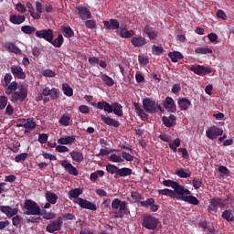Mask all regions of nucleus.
Returning <instances> with one entry per match:
<instances>
[{
    "label": "nucleus",
    "mask_w": 234,
    "mask_h": 234,
    "mask_svg": "<svg viewBox=\"0 0 234 234\" xmlns=\"http://www.w3.org/2000/svg\"><path fill=\"white\" fill-rule=\"evenodd\" d=\"M217 17H218V19H223V21H228V15H226V12H224V10H218L216 13Z\"/></svg>",
    "instance_id": "obj_56"
},
{
    "label": "nucleus",
    "mask_w": 234,
    "mask_h": 234,
    "mask_svg": "<svg viewBox=\"0 0 234 234\" xmlns=\"http://www.w3.org/2000/svg\"><path fill=\"white\" fill-rule=\"evenodd\" d=\"M162 122L165 124V127L171 129V127H175V125H176V116L173 114H170L168 117L163 116Z\"/></svg>",
    "instance_id": "obj_15"
},
{
    "label": "nucleus",
    "mask_w": 234,
    "mask_h": 234,
    "mask_svg": "<svg viewBox=\"0 0 234 234\" xmlns=\"http://www.w3.org/2000/svg\"><path fill=\"white\" fill-rule=\"evenodd\" d=\"M111 153H114V150L112 149H103L101 148L100 150V153L97 154V156H109V154H111Z\"/></svg>",
    "instance_id": "obj_54"
},
{
    "label": "nucleus",
    "mask_w": 234,
    "mask_h": 234,
    "mask_svg": "<svg viewBox=\"0 0 234 234\" xmlns=\"http://www.w3.org/2000/svg\"><path fill=\"white\" fill-rule=\"evenodd\" d=\"M221 218L227 222H234V211L231 209H226L222 212Z\"/></svg>",
    "instance_id": "obj_31"
},
{
    "label": "nucleus",
    "mask_w": 234,
    "mask_h": 234,
    "mask_svg": "<svg viewBox=\"0 0 234 234\" xmlns=\"http://www.w3.org/2000/svg\"><path fill=\"white\" fill-rule=\"evenodd\" d=\"M17 127H24V129H28L29 131H32L36 129V127H37V123L34 122V118H28L27 120V122H25L24 124H17Z\"/></svg>",
    "instance_id": "obj_27"
},
{
    "label": "nucleus",
    "mask_w": 234,
    "mask_h": 234,
    "mask_svg": "<svg viewBox=\"0 0 234 234\" xmlns=\"http://www.w3.org/2000/svg\"><path fill=\"white\" fill-rule=\"evenodd\" d=\"M1 213H4V215H6L8 218L16 217L17 215V208H12L10 206H2L0 207Z\"/></svg>",
    "instance_id": "obj_16"
},
{
    "label": "nucleus",
    "mask_w": 234,
    "mask_h": 234,
    "mask_svg": "<svg viewBox=\"0 0 234 234\" xmlns=\"http://www.w3.org/2000/svg\"><path fill=\"white\" fill-rule=\"evenodd\" d=\"M37 142H39V144H47V142H48V134H47V133H40L38 135Z\"/></svg>",
    "instance_id": "obj_57"
},
{
    "label": "nucleus",
    "mask_w": 234,
    "mask_h": 234,
    "mask_svg": "<svg viewBox=\"0 0 234 234\" xmlns=\"http://www.w3.org/2000/svg\"><path fill=\"white\" fill-rule=\"evenodd\" d=\"M25 16L23 15H11L9 21L10 23H12L13 25H21L22 23H25Z\"/></svg>",
    "instance_id": "obj_30"
},
{
    "label": "nucleus",
    "mask_w": 234,
    "mask_h": 234,
    "mask_svg": "<svg viewBox=\"0 0 234 234\" xmlns=\"http://www.w3.org/2000/svg\"><path fill=\"white\" fill-rule=\"evenodd\" d=\"M192 184L195 189H200L202 187V180L198 177H194Z\"/></svg>",
    "instance_id": "obj_53"
},
{
    "label": "nucleus",
    "mask_w": 234,
    "mask_h": 234,
    "mask_svg": "<svg viewBox=\"0 0 234 234\" xmlns=\"http://www.w3.org/2000/svg\"><path fill=\"white\" fill-rule=\"evenodd\" d=\"M58 89L56 88L51 89V91L49 93V97L51 98V100H58Z\"/></svg>",
    "instance_id": "obj_64"
},
{
    "label": "nucleus",
    "mask_w": 234,
    "mask_h": 234,
    "mask_svg": "<svg viewBox=\"0 0 234 234\" xmlns=\"http://www.w3.org/2000/svg\"><path fill=\"white\" fill-rule=\"evenodd\" d=\"M62 90H63L65 96L70 97L74 94V90H72V88H70V86L69 84H63Z\"/></svg>",
    "instance_id": "obj_44"
},
{
    "label": "nucleus",
    "mask_w": 234,
    "mask_h": 234,
    "mask_svg": "<svg viewBox=\"0 0 234 234\" xmlns=\"http://www.w3.org/2000/svg\"><path fill=\"white\" fill-rule=\"evenodd\" d=\"M131 43L133 47H144V45H147V40L145 37L139 36L133 37L131 40Z\"/></svg>",
    "instance_id": "obj_23"
},
{
    "label": "nucleus",
    "mask_w": 234,
    "mask_h": 234,
    "mask_svg": "<svg viewBox=\"0 0 234 234\" xmlns=\"http://www.w3.org/2000/svg\"><path fill=\"white\" fill-rule=\"evenodd\" d=\"M117 34H119L120 37H123L124 39H127L134 36V31L127 30V26H122L121 27H119Z\"/></svg>",
    "instance_id": "obj_17"
},
{
    "label": "nucleus",
    "mask_w": 234,
    "mask_h": 234,
    "mask_svg": "<svg viewBox=\"0 0 234 234\" xmlns=\"http://www.w3.org/2000/svg\"><path fill=\"white\" fill-rule=\"evenodd\" d=\"M122 158L126 160V162H133V160H134V157L127 152H122Z\"/></svg>",
    "instance_id": "obj_63"
},
{
    "label": "nucleus",
    "mask_w": 234,
    "mask_h": 234,
    "mask_svg": "<svg viewBox=\"0 0 234 234\" xmlns=\"http://www.w3.org/2000/svg\"><path fill=\"white\" fill-rule=\"evenodd\" d=\"M158 218L155 217H153L151 215L144 216L143 218V228H145V229H150L152 231H154L156 228H158Z\"/></svg>",
    "instance_id": "obj_4"
},
{
    "label": "nucleus",
    "mask_w": 234,
    "mask_h": 234,
    "mask_svg": "<svg viewBox=\"0 0 234 234\" xmlns=\"http://www.w3.org/2000/svg\"><path fill=\"white\" fill-rule=\"evenodd\" d=\"M168 57L170 59H184V55H182V53L179 51L170 52L168 53Z\"/></svg>",
    "instance_id": "obj_46"
},
{
    "label": "nucleus",
    "mask_w": 234,
    "mask_h": 234,
    "mask_svg": "<svg viewBox=\"0 0 234 234\" xmlns=\"http://www.w3.org/2000/svg\"><path fill=\"white\" fill-rule=\"evenodd\" d=\"M143 109L145 111V112L153 114V112H156V101L151 99L143 100Z\"/></svg>",
    "instance_id": "obj_10"
},
{
    "label": "nucleus",
    "mask_w": 234,
    "mask_h": 234,
    "mask_svg": "<svg viewBox=\"0 0 234 234\" xmlns=\"http://www.w3.org/2000/svg\"><path fill=\"white\" fill-rule=\"evenodd\" d=\"M56 151L57 153H69V149L65 145H57Z\"/></svg>",
    "instance_id": "obj_60"
},
{
    "label": "nucleus",
    "mask_w": 234,
    "mask_h": 234,
    "mask_svg": "<svg viewBox=\"0 0 234 234\" xmlns=\"http://www.w3.org/2000/svg\"><path fill=\"white\" fill-rule=\"evenodd\" d=\"M103 25L106 30H119L120 22L114 18H111L108 21H103Z\"/></svg>",
    "instance_id": "obj_13"
},
{
    "label": "nucleus",
    "mask_w": 234,
    "mask_h": 234,
    "mask_svg": "<svg viewBox=\"0 0 234 234\" xmlns=\"http://www.w3.org/2000/svg\"><path fill=\"white\" fill-rule=\"evenodd\" d=\"M158 194L159 195H164L165 197H169L170 198H178V196H176L175 191H173L169 188L159 189Z\"/></svg>",
    "instance_id": "obj_33"
},
{
    "label": "nucleus",
    "mask_w": 234,
    "mask_h": 234,
    "mask_svg": "<svg viewBox=\"0 0 234 234\" xmlns=\"http://www.w3.org/2000/svg\"><path fill=\"white\" fill-rule=\"evenodd\" d=\"M73 162H77L78 164L83 162V153L78 151H72L69 153Z\"/></svg>",
    "instance_id": "obj_34"
},
{
    "label": "nucleus",
    "mask_w": 234,
    "mask_h": 234,
    "mask_svg": "<svg viewBox=\"0 0 234 234\" xmlns=\"http://www.w3.org/2000/svg\"><path fill=\"white\" fill-rule=\"evenodd\" d=\"M101 80L105 85H108V87H112V85H114V80H112V78L109 77L108 75H102Z\"/></svg>",
    "instance_id": "obj_48"
},
{
    "label": "nucleus",
    "mask_w": 234,
    "mask_h": 234,
    "mask_svg": "<svg viewBox=\"0 0 234 234\" xmlns=\"http://www.w3.org/2000/svg\"><path fill=\"white\" fill-rule=\"evenodd\" d=\"M73 202L74 204H78L82 209H89L90 211H97L98 209L96 204L81 197L74 199Z\"/></svg>",
    "instance_id": "obj_5"
},
{
    "label": "nucleus",
    "mask_w": 234,
    "mask_h": 234,
    "mask_svg": "<svg viewBox=\"0 0 234 234\" xmlns=\"http://www.w3.org/2000/svg\"><path fill=\"white\" fill-rule=\"evenodd\" d=\"M24 215H41V208L37 206V203L32 199H27L24 203Z\"/></svg>",
    "instance_id": "obj_2"
},
{
    "label": "nucleus",
    "mask_w": 234,
    "mask_h": 234,
    "mask_svg": "<svg viewBox=\"0 0 234 234\" xmlns=\"http://www.w3.org/2000/svg\"><path fill=\"white\" fill-rule=\"evenodd\" d=\"M43 76L46 78H54L56 77V71H53L52 69H46L43 71Z\"/></svg>",
    "instance_id": "obj_59"
},
{
    "label": "nucleus",
    "mask_w": 234,
    "mask_h": 234,
    "mask_svg": "<svg viewBox=\"0 0 234 234\" xmlns=\"http://www.w3.org/2000/svg\"><path fill=\"white\" fill-rule=\"evenodd\" d=\"M58 123L63 127H69L70 125V117L68 114H64L60 117Z\"/></svg>",
    "instance_id": "obj_41"
},
{
    "label": "nucleus",
    "mask_w": 234,
    "mask_h": 234,
    "mask_svg": "<svg viewBox=\"0 0 234 234\" xmlns=\"http://www.w3.org/2000/svg\"><path fill=\"white\" fill-rule=\"evenodd\" d=\"M27 156H28V154H27V153L19 154L16 155L15 162H16L17 164H19V162H25L27 160Z\"/></svg>",
    "instance_id": "obj_52"
},
{
    "label": "nucleus",
    "mask_w": 234,
    "mask_h": 234,
    "mask_svg": "<svg viewBox=\"0 0 234 234\" xmlns=\"http://www.w3.org/2000/svg\"><path fill=\"white\" fill-rule=\"evenodd\" d=\"M152 51H153V54L159 56V54H162V52H164V48H162V46H153Z\"/></svg>",
    "instance_id": "obj_58"
},
{
    "label": "nucleus",
    "mask_w": 234,
    "mask_h": 234,
    "mask_svg": "<svg viewBox=\"0 0 234 234\" xmlns=\"http://www.w3.org/2000/svg\"><path fill=\"white\" fill-rule=\"evenodd\" d=\"M97 109H100L101 111H105V112H112V104L111 105L107 101H99L97 102Z\"/></svg>",
    "instance_id": "obj_28"
},
{
    "label": "nucleus",
    "mask_w": 234,
    "mask_h": 234,
    "mask_svg": "<svg viewBox=\"0 0 234 234\" xmlns=\"http://www.w3.org/2000/svg\"><path fill=\"white\" fill-rule=\"evenodd\" d=\"M27 96H28V90L25 88V86H20L18 88V91H15L12 94L11 101H13V103H17V101H20L21 103H23V101L27 100Z\"/></svg>",
    "instance_id": "obj_3"
},
{
    "label": "nucleus",
    "mask_w": 234,
    "mask_h": 234,
    "mask_svg": "<svg viewBox=\"0 0 234 234\" xmlns=\"http://www.w3.org/2000/svg\"><path fill=\"white\" fill-rule=\"evenodd\" d=\"M112 112H114L116 116H123V107H122L121 104L118 102H113Z\"/></svg>",
    "instance_id": "obj_38"
},
{
    "label": "nucleus",
    "mask_w": 234,
    "mask_h": 234,
    "mask_svg": "<svg viewBox=\"0 0 234 234\" xmlns=\"http://www.w3.org/2000/svg\"><path fill=\"white\" fill-rule=\"evenodd\" d=\"M108 160L110 162H114L115 164H119V163L123 162V158H122V156H120L116 154H112V155H110Z\"/></svg>",
    "instance_id": "obj_49"
},
{
    "label": "nucleus",
    "mask_w": 234,
    "mask_h": 234,
    "mask_svg": "<svg viewBox=\"0 0 234 234\" xmlns=\"http://www.w3.org/2000/svg\"><path fill=\"white\" fill-rule=\"evenodd\" d=\"M11 72L14 76H17L19 80H25V78H27V75H25V72H23V69L20 66H12Z\"/></svg>",
    "instance_id": "obj_24"
},
{
    "label": "nucleus",
    "mask_w": 234,
    "mask_h": 234,
    "mask_svg": "<svg viewBox=\"0 0 234 234\" xmlns=\"http://www.w3.org/2000/svg\"><path fill=\"white\" fill-rule=\"evenodd\" d=\"M40 215L43 216V218L45 220H52L53 218H56V214L52 212H47V210L43 209L40 210Z\"/></svg>",
    "instance_id": "obj_42"
},
{
    "label": "nucleus",
    "mask_w": 234,
    "mask_h": 234,
    "mask_svg": "<svg viewBox=\"0 0 234 234\" xmlns=\"http://www.w3.org/2000/svg\"><path fill=\"white\" fill-rule=\"evenodd\" d=\"M144 32L148 35L150 39H156V37H158V33L153 30V27L149 26L144 27Z\"/></svg>",
    "instance_id": "obj_39"
},
{
    "label": "nucleus",
    "mask_w": 234,
    "mask_h": 234,
    "mask_svg": "<svg viewBox=\"0 0 234 234\" xmlns=\"http://www.w3.org/2000/svg\"><path fill=\"white\" fill-rule=\"evenodd\" d=\"M176 176H179V178H189L191 176V170H189V168H177L176 170Z\"/></svg>",
    "instance_id": "obj_29"
},
{
    "label": "nucleus",
    "mask_w": 234,
    "mask_h": 234,
    "mask_svg": "<svg viewBox=\"0 0 234 234\" xmlns=\"http://www.w3.org/2000/svg\"><path fill=\"white\" fill-rule=\"evenodd\" d=\"M45 197H46L47 202H49V204L54 205L58 202V197L54 192L48 191L46 192Z\"/></svg>",
    "instance_id": "obj_32"
},
{
    "label": "nucleus",
    "mask_w": 234,
    "mask_h": 234,
    "mask_svg": "<svg viewBox=\"0 0 234 234\" xmlns=\"http://www.w3.org/2000/svg\"><path fill=\"white\" fill-rule=\"evenodd\" d=\"M177 105L180 111H187L191 107V101L186 98H182L177 101Z\"/></svg>",
    "instance_id": "obj_26"
},
{
    "label": "nucleus",
    "mask_w": 234,
    "mask_h": 234,
    "mask_svg": "<svg viewBox=\"0 0 234 234\" xmlns=\"http://www.w3.org/2000/svg\"><path fill=\"white\" fill-rule=\"evenodd\" d=\"M79 111L80 112H81L82 114H89V112H90V109L89 108V106L87 105H80L79 107Z\"/></svg>",
    "instance_id": "obj_62"
},
{
    "label": "nucleus",
    "mask_w": 234,
    "mask_h": 234,
    "mask_svg": "<svg viewBox=\"0 0 234 234\" xmlns=\"http://www.w3.org/2000/svg\"><path fill=\"white\" fill-rule=\"evenodd\" d=\"M63 35H58L57 38L52 39L51 42H49L50 44L53 45V47H55L56 48H61V45H63Z\"/></svg>",
    "instance_id": "obj_40"
},
{
    "label": "nucleus",
    "mask_w": 234,
    "mask_h": 234,
    "mask_svg": "<svg viewBox=\"0 0 234 234\" xmlns=\"http://www.w3.org/2000/svg\"><path fill=\"white\" fill-rule=\"evenodd\" d=\"M62 167H64L65 171L69 173V175H73V176H78V169L72 165V164L69 163L67 160H64L60 163Z\"/></svg>",
    "instance_id": "obj_14"
},
{
    "label": "nucleus",
    "mask_w": 234,
    "mask_h": 234,
    "mask_svg": "<svg viewBox=\"0 0 234 234\" xmlns=\"http://www.w3.org/2000/svg\"><path fill=\"white\" fill-rule=\"evenodd\" d=\"M62 32H64L66 37H72L74 31L70 27H62Z\"/></svg>",
    "instance_id": "obj_51"
},
{
    "label": "nucleus",
    "mask_w": 234,
    "mask_h": 234,
    "mask_svg": "<svg viewBox=\"0 0 234 234\" xmlns=\"http://www.w3.org/2000/svg\"><path fill=\"white\" fill-rule=\"evenodd\" d=\"M16 8L17 12H20L21 14H25V12H27V6L21 3L16 4Z\"/></svg>",
    "instance_id": "obj_61"
},
{
    "label": "nucleus",
    "mask_w": 234,
    "mask_h": 234,
    "mask_svg": "<svg viewBox=\"0 0 234 234\" xmlns=\"http://www.w3.org/2000/svg\"><path fill=\"white\" fill-rule=\"evenodd\" d=\"M222 134H224V130H222V128H218V126H215V125L210 126L206 131V136L209 140H217V137L222 136Z\"/></svg>",
    "instance_id": "obj_8"
},
{
    "label": "nucleus",
    "mask_w": 234,
    "mask_h": 234,
    "mask_svg": "<svg viewBox=\"0 0 234 234\" xmlns=\"http://www.w3.org/2000/svg\"><path fill=\"white\" fill-rule=\"evenodd\" d=\"M195 52L196 54H211L213 50L209 48H197Z\"/></svg>",
    "instance_id": "obj_50"
},
{
    "label": "nucleus",
    "mask_w": 234,
    "mask_h": 234,
    "mask_svg": "<svg viewBox=\"0 0 234 234\" xmlns=\"http://www.w3.org/2000/svg\"><path fill=\"white\" fill-rule=\"evenodd\" d=\"M119 169L120 168L118 166L114 165L109 164V165H106V171L108 173H110V175H117L118 176Z\"/></svg>",
    "instance_id": "obj_43"
},
{
    "label": "nucleus",
    "mask_w": 234,
    "mask_h": 234,
    "mask_svg": "<svg viewBox=\"0 0 234 234\" xmlns=\"http://www.w3.org/2000/svg\"><path fill=\"white\" fill-rule=\"evenodd\" d=\"M8 105V98L6 96H0V111H3Z\"/></svg>",
    "instance_id": "obj_55"
},
{
    "label": "nucleus",
    "mask_w": 234,
    "mask_h": 234,
    "mask_svg": "<svg viewBox=\"0 0 234 234\" xmlns=\"http://www.w3.org/2000/svg\"><path fill=\"white\" fill-rule=\"evenodd\" d=\"M4 46L7 50H9V52H12L13 54L20 55L22 52L21 48H19L14 42H5Z\"/></svg>",
    "instance_id": "obj_22"
},
{
    "label": "nucleus",
    "mask_w": 234,
    "mask_h": 234,
    "mask_svg": "<svg viewBox=\"0 0 234 234\" xmlns=\"http://www.w3.org/2000/svg\"><path fill=\"white\" fill-rule=\"evenodd\" d=\"M131 175H133V169L127 167L119 168L117 173V176H122L123 178H125V176H131Z\"/></svg>",
    "instance_id": "obj_37"
},
{
    "label": "nucleus",
    "mask_w": 234,
    "mask_h": 234,
    "mask_svg": "<svg viewBox=\"0 0 234 234\" xmlns=\"http://www.w3.org/2000/svg\"><path fill=\"white\" fill-rule=\"evenodd\" d=\"M112 209H120V213L115 215V218H123V215L129 213V210L127 209V201H122L118 198L112 200Z\"/></svg>",
    "instance_id": "obj_1"
},
{
    "label": "nucleus",
    "mask_w": 234,
    "mask_h": 234,
    "mask_svg": "<svg viewBox=\"0 0 234 234\" xmlns=\"http://www.w3.org/2000/svg\"><path fill=\"white\" fill-rule=\"evenodd\" d=\"M163 106L165 109H168L170 112H176V104L175 103V100L171 97H166Z\"/></svg>",
    "instance_id": "obj_19"
},
{
    "label": "nucleus",
    "mask_w": 234,
    "mask_h": 234,
    "mask_svg": "<svg viewBox=\"0 0 234 234\" xmlns=\"http://www.w3.org/2000/svg\"><path fill=\"white\" fill-rule=\"evenodd\" d=\"M218 207H220V209L224 208V203L222 202V198L213 197L212 199H210L207 207L208 213H217L218 211Z\"/></svg>",
    "instance_id": "obj_7"
},
{
    "label": "nucleus",
    "mask_w": 234,
    "mask_h": 234,
    "mask_svg": "<svg viewBox=\"0 0 234 234\" xmlns=\"http://www.w3.org/2000/svg\"><path fill=\"white\" fill-rule=\"evenodd\" d=\"M78 10L81 19H90V11L87 7H79Z\"/></svg>",
    "instance_id": "obj_36"
},
{
    "label": "nucleus",
    "mask_w": 234,
    "mask_h": 234,
    "mask_svg": "<svg viewBox=\"0 0 234 234\" xmlns=\"http://www.w3.org/2000/svg\"><path fill=\"white\" fill-rule=\"evenodd\" d=\"M173 189L174 193H176V195H179V197H186L185 195H191V191L184 187V186L178 184V182H176V185L173 186Z\"/></svg>",
    "instance_id": "obj_12"
},
{
    "label": "nucleus",
    "mask_w": 234,
    "mask_h": 234,
    "mask_svg": "<svg viewBox=\"0 0 234 234\" xmlns=\"http://www.w3.org/2000/svg\"><path fill=\"white\" fill-rule=\"evenodd\" d=\"M155 202L154 198L150 197L147 198L145 201H140V206H142V207H151L152 205H154Z\"/></svg>",
    "instance_id": "obj_45"
},
{
    "label": "nucleus",
    "mask_w": 234,
    "mask_h": 234,
    "mask_svg": "<svg viewBox=\"0 0 234 234\" xmlns=\"http://www.w3.org/2000/svg\"><path fill=\"white\" fill-rule=\"evenodd\" d=\"M57 142L59 145H72L76 142V137L74 135L63 136Z\"/></svg>",
    "instance_id": "obj_20"
},
{
    "label": "nucleus",
    "mask_w": 234,
    "mask_h": 234,
    "mask_svg": "<svg viewBox=\"0 0 234 234\" xmlns=\"http://www.w3.org/2000/svg\"><path fill=\"white\" fill-rule=\"evenodd\" d=\"M5 94L10 96V94H13L14 92H16V90H17L18 84L16 81H12L8 85L5 84Z\"/></svg>",
    "instance_id": "obj_25"
},
{
    "label": "nucleus",
    "mask_w": 234,
    "mask_h": 234,
    "mask_svg": "<svg viewBox=\"0 0 234 234\" xmlns=\"http://www.w3.org/2000/svg\"><path fill=\"white\" fill-rule=\"evenodd\" d=\"M177 200L187 202L188 204H192V206H198L200 204V201L195 196H178Z\"/></svg>",
    "instance_id": "obj_18"
},
{
    "label": "nucleus",
    "mask_w": 234,
    "mask_h": 234,
    "mask_svg": "<svg viewBox=\"0 0 234 234\" xmlns=\"http://www.w3.org/2000/svg\"><path fill=\"white\" fill-rule=\"evenodd\" d=\"M101 120L110 127H120V122L116 121L115 119H112L111 117H106L105 115H101Z\"/></svg>",
    "instance_id": "obj_21"
},
{
    "label": "nucleus",
    "mask_w": 234,
    "mask_h": 234,
    "mask_svg": "<svg viewBox=\"0 0 234 234\" xmlns=\"http://www.w3.org/2000/svg\"><path fill=\"white\" fill-rule=\"evenodd\" d=\"M83 194V190L81 188H74L69 191V198L78 200L80 198V195Z\"/></svg>",
    "instance_id": "obj_35"
},
{
    "label": "nucleus",
    "mask_w": 234,
    "mask_h": 234,
    "mask_svg": "<svg viewBox=\"0 0 234 234\" xmlns=\"http://www.w3.org/2000/svg\"><path fill=\"white\" fill-rule=\"evenodd\" d=\"M36 37H39V39H45L48 43L52 42L54 39V31L52 29H41L36 31Z\"/></svg>",
    "instance_id": "obj_9"
},
{
    "label": "nucleus",
    "mask_w": 234,
    "mask_h": 234,
    "mask_svg": "<svg viewBox=\"0 0 234 234\" xmlns=\"http://www.w3.org/2000/svg\"><path fill=\"white\" fill-rule=\"evenodd\" d=\"M190 70L197 76H206V74H211V69L209 67L196 65L190 68Z\"/></svg>",
    "instance_id": "obj_11"
},
{
    "label": "nucleus",
    "mask_w": 234,
    "mask_h": 234,
    "mask_svg": "<svg viewBox=\"0 0 234 234\" xmlns=\"http://www.w3.org/2000/svg\"><path fill=\"white\" fill-rule=\"evenodd\" d=\"M21 30L24 34H34V32H36V27H32V26H23L21 27Z\"/></svg>",
    "instance_id": "obj_47"
},
{
    "label": "nucleus",
    "mask_w": 234,
    "mask_h": 234,
    "mask_svg": "<svg viewBox=\"0 0 234 234\" xmlns=\"http://www.w3.org/2000/svg\"><path fill=\"white\" fill-rule=\"evenodd\" d=\"M61 226H63V218L58 217L57 220L49 221V224L46 227V231H48V233L61 231Z\"/></svg>",
    "instance_id": "obj_6"
}]
</instances>
